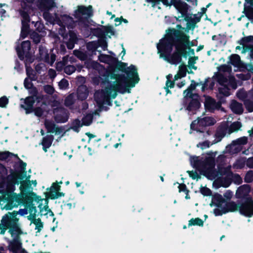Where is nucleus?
<instances>
[{
    "mask_svg": "<svg viewBox=\"0 0 253 253\" xmlns=\"http://www.w3.org/2000/svg\"><path fill=\"white\" fill-rule=\"evenodd\" d=\"M193 99L190 101L187 107V110L189 111H191L194 113V112L198 109L200 105V102L198 100V96L197 95H194Z\"/></svg>",
    "mask_w": 253,
    "mask_h": 253,
    "instance_id": "24",
    "label": "nucleus"
},
{
    "mask_svg": "<svg viewBox=\"0 0 253 253\" xmlns=\"http://www.w3.org/2000/svg\"><path fill=\"white\" fill-rule=\"evenodd\" d=\"M215 123V120L210 117L198 118L194 121L191 124V130L190 133H193V131H195V135L199 139H207L210 135L209 131L204 132V128L209 126L213 125Z\"/></svg>",
    "mask_w": 253,
    "mask_h": 253,
    "instance_id": "6",
    "label": "nucleus"
},
{
    "mask_svg": "<svg viewBox=\"0 0 253 253\" xmlns=\"http://www.w3.org/2000/svg\"><path fill=\"white\" fill-rule=\"evenodd\" d=\"M204 221L199 218H192L189 221L188 226L192 225H198L203 226Z\"/></svg>",
    "mask_w": 253,
    "mask_h": 253,
    "instance_id": "35",
    "label": "nucleus"
},
{
    "mask_svg": "<svg viewBox=\"0 0 253 253\" xmlns=\"http://www.w3.org/2000/svg\"><path fill=\"white\" fill-rule=\"evenodd\" d=\"M231 178L234 183L236 184H240L242 182V179L239 175L237 174H231Z\"/></svg>",
    "mask_w": 253,
    "mask_h": 253,
    "instance_id": "41",
    "label": "nucleus"
},
{
    "mask_svg": "<svg viewBox=\"0 0 253 253\" xmlns=\"http://www.w3.org/2000/svg\"><path fill=\"white\" fill-rule=\"evenodd\" d=\"M187 71V69L186 66L184 65H180L179 67L178 73L174 76V82H175L177 80H178V79L185 76Z\"/></svg>",
    "mask_w": 253,
    "mask_h": 253,
    "instance_id": "29",
    "label": "nucleus"
},
{
    "mask_svg": "<svg viewBox=\"0 0 253 253\" xmlns=\"http://www.w3.org/2000/svg\"><path fill=\"white\" fill-rule=\"evenodd\" d=\"M83 125H84L83 122L81 123L80 121L76 120L73 122L71 128L75 131L78 132L79 128Z\"/></svg>",
    "mask_w": 253,
    "mask_h": 253,
    "instance_id": "38",
    "label": "nucleus"
},
{
    "mask_svg": "<svg viewBox=\"0 0 253 253\" xmlns=\"http://www.w3.org/2000/svg\"><path fill=\"white\" fill-rule=\"evenodd\" d=\"M61 19L63 21L62 22L57 21V23L62 28H64L65 26L69 27L72 26L73 21L71 17L67 15H64L61 17Z\"/></svg>",
    "mask_w": 253,
    "mask_h": 253,
    "instance_id": "27",
    "label": "nucleus"
},
{
    "mask_svg": "<svg viewBox=\"0 0 253 253\" xmlns=\"http://www.w3.org/2000/svg\"><path fill=\"white\" fill-rule=\"evenodd\" d=\"M242 126L240 122H236L232 123L229 127L228 125L221 126L217 131L224 132L225 135L226 133L230 134L232 132L238 131Z\"/></svg>",
    "mask_w": 253,
    "mask_h": 253,
    "instance_id": "18",
    "label": "nucleus"
},
{
    "mask_svg": "<svg viewBox=\"0 0 253 253\" xmlns=\"http://www.w3.org/2000/svg\"><path fill=\"white\" fill-rule=\"evenodd\" d=\"M76 70V68L74 66L68 65L64 68V72L68 75H71Z\"/></svg>",
    "mask_w": 253,
    "mask_h": 253,
    "instance_id": "43",
    "label": "nucleus"
},
{
    "mask_svg": "<svg viewBox=\"0 0 253 253\" xmlns=\"http://www.w3.org/2000/svg\"><path fill=\"white\" fill-rule=\"evenodd\" d=\"M44 125L48 132L53 133L57 131V127L52 121L46 120L44 122Z\"/></svg>",
    "mask_w": 253,
    "mask_h": 253,
    "instance_id": "31",
    "label": "nucleus"
},
{
    "mask_svg": "<svg viewBox=\"0 0 253 253\" xmlns=\"http://www.w3.org/2000/svg\"><path fill=\"white\" fill-rule=\"evenodd\" d=\"M210 205L216 207L213 210V213L216 216L221 215L227 212L239 211L241 214L245 216L249 217L253 216L252 203L237 204L233 201L226 202L223 196L218 193L213 195Z\"/></svg>",
    "mask_w": 253,
    "mask_h": 253,
    "instance_id": "5",
    "label": "nucleus"
},
{
    "mask_svg": "<svg viewBox=\"0 0 253 253\" xmlns=\"http://www.w3.org/2000/svg\"><path fill=\"white\" fill-rule=\"evenodd\" d=\"M231 110L235 114H241L243 112L242 104L235 100H232L230 105Z\"/></svg>",
    "mask_w": 253,
    "mask_h": 253,
    "instance_id": "25",
    "label": "nucleus"
},
{
    "mask_svg": "<svg viewBox=\"0 0 253 253\" xmlns=\"http://www.w3.org/2000/svg\"><path fill=\"white\" fill-rule=\"evenodd\" d=\"M44 90L46 93L48 94H52L54 91L53 88L51 86L48 85L44 87Z\"/></svg>",
    "mask_w": 253,
    "mask_h": 253,
    "instance_id": "58",
    "label": "nucleus"
},
{
    "mask_svg": "<svg viewBox=\"0 0 253 253\" xmlns=\"http://www.w3.org/2000/svg\"><path fill=\"white\" fill-rule=\"evenodd\" d=\"M64 65V63L63 62H59L56 64V69L58 71H61L62 70Z\"/></svg>",
    "mask_w": 253,
    "mask_h": 253,
    "instance_id": "62",
    "label": "nucleus"
},
{
    "mask_svg": "<svg viewBox=\"0 0 253 253\" xmlns=\"http://www.w3.org/2000/svg\"><path fill=\"white\" fill-rule=\"evenodd\" d=\"M104 34L106 36L111 37L114 34V31L113 27L108 26L105 28Z\"/></svg>",
    "mask_w": 253,
    "mask_h": 253,
    "instance_id": "44",
    "label": "nucleus"
},
{
    "mask_svg": "<svg viewBox=\"0 0 253 253\" xmlns=\"http://www.w3.org/2000/svg\"><path fill=\"white\" fill-rule=\"evenodd\" d=\"M37 212L36 207L30 208V214L27 216V218L29 220L31 221V223H33L35 225V230H37V232H40L43 228V225L40 218H36Z\"/></svg>",
    "mask_w": 253,
    "mask_h": 253,
    "instance_id": "9",
    "label": "nucleus"
},
{
    "mask_svg": "<svg viewBox=\"0 0 253 253\" xmlns=\"http://www.w3.org/2000/svg\"><path fill=\"white\" fill-rule=\"evenodd\" d=\"M201 193L204 196H210L211 194V190L205 187H201L200 188Z\"/></svg>",
    "mask_w": 253,
    "mask_h": 253,
    "instance_id": "49",
    "label": "nucleus"
},
{
    "mask_svg": "<svg viewBox=\"0 0 253 253\" xmlns=\"http://www.w3.org/2000/svg\"><path fill=\"white\" fill-rule=\"evenodd\" d=\"M76 100V95L73 93L68 95L65 100V105L68 107L72 109V106Z\"/></svg>",
    "mask_w": 253,
    "mask_h": 253,
    "instance_id": "30",
    "label": "nucleus"
},
{
    "mask_svg": "<svg viewBox=\"0 0 253 253\" xmlns=\"http://www.w3.org/2000/svg\"><path fill=\"white\" fill-rule=\"evenodd\" d=\"M11 181L8 183L5 191L0 196V205L2 210H10L17 207L21 204H26V208L20 209L18 211L8 212L3 216L0 224V233L4 234L6 229L12 235L18 234L21 230L18 214L22 216L29 213L30 208L35 207L34 201L39 204L38 207L41 215L52 217L53 212L48 207L46 199H41L33 192V187L37 183L36 180H30V175H27L25 171L13 174Z\"/></svg>",
    "mask_w": 253,
    "mask_h": 253,
    "instance_id": "1",
    "label": "nucleus"
},
{
    "mask_svg": "<svg viewBox=\"0 0 253 253\" xmlns=\"http://www.w3.org/2000/svg\"><path fill=\"white\" fill-rule=\"evenodd\" d=\"M127 76L124 74L105 75L102 77H95L93 82L95 84H104V86L94 94V99L99 110L103 109V105H111V99H114L117 92L130 93V88L135 86L139 81L137 69L131 65L125 70Z\"/></svg>",
    "mask_w": 253,
    "mask_h": 253,
    "instance_id": "2",
    "label": "nucleus"
},
{
    "mask_svg": "<svg viewBox=\"0 0 253 253\" xmlns=\"http://www.w3.org/2000/svg\"><path fill=\"white\" fill-rule=\"evenodd\" d=\"M245 181L246 182H251L253 181V171L251 170L247 172L245 177Z\"/></svg>",
    "mask_w": 253,
    "mask_h": 253,
    "instance_id": "47",
    "label": "nucleus"
},
{
    "mask_svg": "<svg viewBox=\"0 0 253 253\" xmlns=\"http://www.w3.org/2000/svg\"><path fill=\"white\" fill-rule=\"evenodd\" d=\"M35 102V97L34 96L27 97L24 100V104H21V107L23 108L26 114H29L33 111V106Z\"/></svg>",
    "mask_w": 253,
    "mask_h": 253,
    "instance_id": "23",
    "label": "nucleus"
},
{
    "mask_svg": "<svg viewBox=\"0 0 253 253\" xmlns=\"http://www.w3.org/2000/svg\"><path fill=\"white\" fill-rule=\"evenodd\" d=\"M92 120V116L91 114L87 115L83 119V124L84 125L88 126L91 123Z\"/></svg>",
    "mask_w": 253,
    "mask_h": 253,
    "instance_id": "39",
    "label": "nucleus"
},
{
    "mask_svg": "<svg viewBox=\"0 0 253 253\" xmlns=\"http://www.w3.org/2000/svg\"><path fill=\"white\" fill-rule=\"evenodd\" d=\"M236 76L242 80H247L251 78V75L250 73H248L247 74H245L244 73H240L236 75Z\"/></svg>",
    "mask_w": 253,
    "mask_h": 253,
    "instance_id": "50",
    "label": "nucleus"
},
{
    "mask_svg": "<svg viewBox=\"0 0 253 253\" xmlns=\"http://www.w3.org/2000/svg\"><path fill=\"white\" fill-rule=\"evenodd\" d=\"M246 164L249 168H253V158H250L247 161Z\"/></svg>",
    "mask_w": 253,
    "mask_h": 253,
    "instance_id": "63",
    "label": "nucleus"
},
{
    "mask_svg": "<svg viewBox=\"0 0 253 253\" xmlns=\"http://www.w3.org/2000/svg\"><path fill=\"white\" fill-rule=\"evenodd\" d=\"M54 0H40L37 3V6L43 12V16L45 20L51 23L55 24V18L52 16L48 11L54 6Z\"/></svg>",
    "mask_w": 253,
    "mask_h": 253,
    "instance_id": "7",
    "label": "nucleus"
},
{
    "mask_svg": "<svg viewBox=\"0 0 253 253\" xmlns=\"http://www.w3.org/2000/svg\"><path fill=\"white\" fill-rule=\"evenodd\" d=\"M230 63L235 67H239L241 65L240 57L237 54L233 55L230 57Z\"/></svg>",
    "mask_w": 253,
    "mask_h": 253,
    "instance_id": "33",
    "label": "nucleus"
},
{
    "mask_svg": "<svg viewBox=\"0 0 253 253\" xmlns=\"http://www.w3.org/2000/svg\"><path fill=\"white\" fill-rule=\"evenodd\" d=\"M8 103V99L6 96L0 98V107L5 108Z\"/></svg>",
    "mask_w": 253,
    "mask_h": 253,
    "instance_id": "46",
    "label": "nucleus"
},
{
    "mask_svg": "<svg viewBox=\"0 0 253 253\" xmlns=\"http://www.w3.org/2000/svg\"><path fill=\"white\" fill-rule=\"evenodd\" d=\"M31 43L29 41H24L21 43L20 46L16 48L19 57L23 60L24 58L29 57V51L30 49Z\"/></svg>",
    "mask_w": 253,
    "mask_h": 253,
    "instance_id": "12",
    "label": "nucleus"
},
{
    "mask_svg": "<svg viewBox=\"0 0 253 253\" xmlns=\"http://www.w3.org/2000/svg\"><path fill=\"white\" fill-rule=\"evenodd\" d=\"M233 195V194L232 191L230 190H227L224 193L223 197L225 199V201H226V200H230L232 199Z\"/></svg>",
    "mask_w": 253,
    "mask_h": 253,
    "instance_id": "51",
    "label": "nucleus"
},
{
    "mask_svg": "<svg viewBox=\"0 0 253 253\" xmlns=\"http://www.w3.org/2000/svg\"><path fill=\"white\" fill-rule=\"evenodd\" d=\"M238 43L240 45L237 46L236 49L241 50L242 53L250 51V55L253 58V37L243 38L238 42Z\"/></svg>",
    "mask_w": 253,
    "mask_h": 253,
    "instance_id": "8",
    "label": "nucleus"
},
{
    "mask_svg": "<svg viewBox=\"0 0 253 253\" xmlns=\"http://www.w3.org/2000/svg\"><path fill=\"white\" fill-rule=\"evenodd\" d=\"M92 15V8L91 5L87 7L84 6H79L77 10L75 12V16L81 19L83 18H87Z\"/></svg>",
    "mask_w": 253,
    "mask_h": 253,
    "instance_id": "11",
    "label": "nucleus"
},
{
    "mask_svg": "<svg viewBox=\"0 0 253 253\" xmlns=\"http://www.w3.org/2000/svg\"><path fill=\"white\" fill-rule=\"evenodd\" d=\"M245 105L247 110L252 112L253 111V102L250 100H247L245 102Z\"/></svg>",
    "mask_w": 253,
    "mask_h": 253,
    "instance_id": "45",
    "label": "nucleus"
},
{
    "mask_svg": "<svg viewBox=\"0 0 253 253\" xmlns=\"http://www.w3.org/2000/svg\"><path fill=\"white\" fill-rule=\"evenodd\" d=\"M37 99L39 102H40L41 101L43 100L42 104L41 105V107H37L34 110V113L35 115H36L38 117H41L44 115L45 112H47V106L44 102V98L42 95H39L37 97Z\"/></svg>",
    "mask_w": 253,
    "mask_h": 253,
    "instance_id": "20",
    "label": "nucleus"
},
{
    "mask_svg": "<svg viewBox=\"0 0 253 253\" xmlns=\"http://www.w3.org/2000/svg\"><path fill=\"white\" fill-rule=\"evenodd\" d=\"M32 38L33 39V41L36 43H39L40 42L41 38L39 34L35 33L33 35Z\"/></svg>",
    "mask_w": 253,
    "mask_h": 253,
    "instance_id": "61",
    "label": "nucleus"
},
{
    "mask_svg": "<svg viewBox=\"0 0 253 253\" xmlns=\"http://www.w3.org/2000/svg\"><path fill=\"white\" fill-rule=\"evenodd\" d=\"M250 192V186L248 185H243L238 188L235 195L238 199L246 198Z\"/></svg>",
    "mask_w": 253,
    "mask_h": 253,
    "instance_id": "22",
    "label": "nucleus"
},
{
    "mask_svg": "<svg viewBox=\"0 0 253 253\" xmlns=\"http://www.w3.org/2000/svg\"><path fill=\"white\" fill-rule=\"evenodd\" d=\"M10 250L14 253H18L21 252V253H27L24 250H22L21 245L18 242L12 243L10 246Z\"/></svg>",
    "mask_w": 253,
    "mask_h": 253,
    "instance_id": "32",
    "label": "nucleus"
},
{
    "mask_svg": "<svg viewBox=\"0 0 253 253\" xmlns=\"http://www.w3.org/2000/svg\"><path fill=\"white\" fill-rule=\"evenodd\" d=\"M196 87V85L195 84H191L190 86L188 87V88L186 90H185L184 91V97H189L191 98H193V97H195L194 95L196 94H193L192 93V91L195 89Z\"/></svg>",
    "mask_w": 253,
    "mask_h": 253,
    "instance_id": "34",
    "label": "nucleus"
},
{
    "mask_svg": "<svg viewBox=\"0 0 253 253\" xmlns=\"http://www.w3.org/2000/svg\"><path fill=\"white\" fill-rule=\"evenodd\" d=\"M247 141L248 138L247 137H242L234 141L227 148L228 150H230V152L231 153H237L241 150V145L246 144L247 143Z\"/></svg>",
    "mask_w": 253,
    "mask_h": 253,
    "instance_id": "13",
    "label": "nucleus"
},
{
    "mask_svg": "<svg viewBox=\"0 0 253 253\" xmlns=\"http://www.w3.org/2000/svg\"><path fill=\"white\" fill-rule=\"evenodd\" d=\"M99 66V64L95 61H90L89 62L86 63V66L88 68H93L94 69H98V67Z\"/></svg>",
    "mask_w": 253,
    "mask_h": 253,
    "instance_id": "52",
    "label": "nucleus"
},
{
    "mask_svg": "<svg viewBox=\"0 0 253 253\" xmlns=\"http://www.w3.org/2000/svg\"><path fill=\"white\" fill-rule=\"evenodd\" d=\"M70 42L67 43V45L68 48L72 49L74 47V43L76 40V36L75 33L71 32L70 33Z\"/></svg>",
    "mask_w": 253,
    "mask_h": 253,
    "instance_id": "37",
    "label": "nucleus"
},
{
    "mask_svg": "<svg viewBox=\"0 0 253 253\" xmlns=\"http://www.w3.org/2000/svg\"><path fill=\"white\" fill-rule=\"evenodd\" d=\"M245 69L249 72L253 73V65L250 64H246L245 66Z\"/></svg>",
    "mask_w": 253,
    "mask_h": 253,
    "instance_id": "64",
    "label": "nucleus"
},
{
    "mask_svg": "<svg viewBox=\"0 0 253 253\" xmlns=\"http://www.w3.org/2000/svg\"><path fill=\"white\" fill-rule=\"evenodd\" d=\"M197 59V57H191L189 59L188 64L192 68L196 69V67L194 66V64L195 63V61Z\"/></svg>",
    "mask_w": 253,
    "mask_h": 253,
    "instance_id": "57",
    "label": "nucleus"
},
{
    "mask_svg": "<svg viewBox=\"0 0 253 253\" xmlns=\"http://www.w3.org/2000/svg\"><path fill=\"white\" fill-rule=\"evenodd\" d=\"M219 102H216L215 101L209 96L205 97V106L206 110L212 112L220 107Z\"/></svg>",
    "mask_w": 253,
    "mask_h": 253,
    "instance_id": "21",
    "label": "nucleus"
},
{
    "mask_svg": "<svg viewBox=\"0 0 253 253\" xmlns=\"http://www.w3.org/2000/svg\"><path fill=\"white\" fill-rule=\"evenodd\" d=\"M75 55L82 60L85 59V55L82 52L79 51H74Z\"/></svg>",
    "mask_w": 253,
    "mask_h": 253,
    "instance_id": "55",
    "label": "nucleus"
},
{
    "mask_svg": "<svg viewBox=\"0 0 253 253\" xmlns=\"http://www.w3.org/2000/svg\"><path fill=\"white\" fill-rule=\"evenodd\" d=\"M67 119L68 118L66 115L62 118H60L57 115L55 116V120L57 122L64 123L67 121Z\"/></svg>",
    "mask_w": 253,
    "mask_h": 253,
    "instance_id": "59",
    "label": "nucleus"
},
{
    "mask_svg": "<svg viewBox=\"0 0 253 253\" xmlns=\"http://www.w3.org/2000/svg\"><path fill=\"white\" fill-rule=\"evenodd\" d=\"M53 136L52 135H46L43 137L41 144L42 146V149L45 152L47 151L48 149L51 145L53 141Z\"/></svg>",
    "mask_w": 253,
    "mask_h": 253,
    "instance_id": "26",
    "label": "nucleus"
},
{
    "mask_svg": "<svg viewBox=\"0 0 253 253\" xmlns=\"http://www.w3.org/2000/svg\"><path fill=\"white\" fill-rule=\"evenodd\" d=\"M88 91L87 87L84 85L80 86L78 89V96L81 100L86 99L88 96Z\"/></svg>",
    "mask_w": 253,
    "mask_h": 253,
    "instance_id": "28",
    "label": "nucleus"
},
{
    "mask_svg": "<svg viewBox=\"0 0 253 253\" xmlns=\"http://www.w3.org/2000/svg\"><path fill=\"white\" fill-rule=\"evenodd\" d=\"M23 10L21 11V15L22 17V28L21 33V37L23 39L26 37L28 31V22H29V10L24 6H22Z\"/></svg>",
    "mask_w": 253,
    "mask_h": 253,
    "instance_id": "10",
    "label": "nucleus"
},
{
    "mask_svg": "<svg viewBox=\"0 0 253 253\" xmlns=\"http://www.w3.org/2000/svg\"><path fill=\"white\" fill-rule=\"evenodd\" d=\"M58 85L59 88L62 89H66L68 88L69 83L66 79H63L59 82Z\"/></svg>",
    "mask_w": 253,
    "mask_h": 253,
    "instance_id": "42",
    "label": "nucleus"
},
{
    "mask_svg": "<svg viewBox=\"0 0 253 253\" xmlns=\"http://www.w3.org/2000/svg\"><path fill=\"white\" fill-rule=\"evenodd\" d=\"M177 184H178V188L179 189V192H184L185 193L188 191L186 189V186L185 184H179L178 183Z\"/></svg>",
    "mask_w": 253,
    "mask_h": 253,
    "instance_id": "60",
    "label": "nucleus"
},
{
    "mask_svg": "<svg viewBox=\"0 0 253 253\" xmlns=\"http://www.w3.org/2000/svg\"><path fill=\"white\" fill-rule=\"evenodd\" d=\"M40 57L41 60L50 64L51 65L54 62L56 59L55 55L52 54L50 55L47 53L46 49L43 47H39Z\"/></svg>",
    "mask_w": 253,
    "mask_h": 253,
    "instance_id": "17",
    "label": "nucleus"
},
{
    "mask_svg": "<svg viewBox=\"0 0 253 253\" xmlns=\"http://www.w3.org/2000/svg\"><path fill=\"white\" fill-rule=\"evenodd\" d=\"M60 189V186L58 183H53L48 191V197L52 199H54L64 196V194L59 192Z\"/></svg>",
    "mask_w": 253,
    "mask_h": 253,
    "instance_id": "19",
    "label": "nucleus"
},
{
    "mask_svg": "<svg viewBox=\"0 0 253 253\" xmlns=\"http://www.w3.org/2000/svg\"><path fill=\"white\" fill-rule=\"evenodd\" d=\"M225 136V134L224 132L222 131L220 132V131H217L216 133L215 134V139L212 141V142H211L208 141H205L203 142H200L197 144V147L198 148H200L202 150H204L207 149L213 144L216 143L222 139V138Z\"/></svg>",
    "mask_w": 253,
    "mask_h": 253,
    "instance_id": "15",
    "label": "nucleus"
},
{
    "mask_svg": "<svg viewBox=\"0 0 253 253\" xmlns=\"http://www.w3.org/2000/svg\"><path fill=\"white\" fill-rule=\"evenodd\" d=\"M177 28L168 30L165 37L157 46L160 57L173 64L180 62L182 55L185 53L187 48L191 45L189 37L185 33H188L189 30H185L180 25H177Z\"/></svg>",
    "mask_w": 253,
    "mask_h": 253,
    "instance_id": "3",
    "label": "nucleus"
},
{
    "mask_svg": "<svg viewBox=\"0 0 253 253\" xmlns=\"http://www.w3.org/2000/svg\"><path fill=\"white\" fill-rule=\"evenodd\" d=\"M237 96L238 98L243 100L246 97L247 94L244 90H240L237 92Z\"/></svg>",
    "mask_w": 253,
    "mask_h": 253,
    "instance_id": "53",
    "label": "nucleus"
},
{
    "mask_svg": "<svg viewBox=\"0 0 253 253\" xmlns=\"http://www.w3.org/2000/svg\"><path fill=\"white\" fill-rule=\"evenodd\" d=\"M97 43L95 42H92L87 44V47L88 49L92 50L93 51L95 50L97 48Z\"/></svg>",
    "mask_w": 253,
    "mask_h": 253,
    "instance_id": "54",
    "label": "nucleus"
},
{
    "mask_svg": "<svg viewBox=\"0 0 253 253\" xmlns=\"http://www.w3.org/2000/svg\"><path fill=\"white\" fill-rule=\"evenodd\" d=\"M171 77V75H169L167 76V81L166 82V87H165L166 91L167 92V93H169L170 91L169 90V88H172L174 85V83L169 80V78Z\"/></svg>",
    "mask_w": 253,
    "mask_h": 253,
    "instance_id": "40",
    "label": "nucleus"
},
{
    "mask_svg": "<svg viewBox=\"0 0 253 253\" xmlns=\"http://www.w3.org/2000/svg\"><path fill=\"white\" fill-rule=\"evenodd\" d=\"M237 87V84L235 78L231 77L230 78L228 86H227L226 84L221 85L219 87V92L223 95L227 96L230 94V88L235 89Z\"/></svg>",
    "mask_w": 253,
    "mask_h": 253,
    "instance_id": "16",
    "label": "nucleus"
},
{
    "mask_svg": "<svg viewBox=\"0 0 253 253\" xmlns=\"http://www.w3.org/2000/svg\"><path fill=\"white\" fill-rule=\"evenodd\" d=\"M170 2L181 14V16H178L177 19L181 20L180 18H184L188 9L187 4L181 0H171Z\"/></svg>",
    "mask_w": 253,
    "mask_h": 253,
    "instance_id": "14",
    "label": "nucleus"
},
{
    "mask_svg": "<svg viewBox=\"0 0 253 253\" xmlns=\"http://www.w3.org/2000/svg\"><path fill=\"white\" fill-rule=\"evenodd\" d=\"M244 163V161L243 160H238L234 165L233 167L235 168H241Z\"/></svg>",
    "mask_w": 253,
    "mask_h": 253,
    "instance_id": "56",
    "label": "nucleus"
},
{
    "mask_svg": "<svg viewBox=\"0 0 253 253\" xmlns=\"http://www.w3.org/2000/svg\"><path fill=\"white\" fill-rule=\"evenodd\" d=\"M98 59L100 61L107 64H110L112 61V58L110 55L101 54L99 56Z\"/></svg>",
    "mask_w": 253,
    "mask_h": 253,
    "instance_id": "36",
    "label": "nucleus"
},
{
    "mask_svg": "<svg viewBox=\"0 0 253 253\" xmlns=\"http://www.w3.org/2000/svg\"><path fill=\"white\" fill-rule=\"evenodd\" d=\"M46 70V67L42 63L39 64L36 66V70L39 74H42Z\"/></svg>",
    "mask_w": 253,
    "mask_h": 253,
    "instance_id": "48",
    "label": "nucleus"
},
{
    "mask_svg": "<svg viewBox=\"0 0 253 253\" xmlns=\"http://www.w3.org/2000/svg\"><path fill=\"white\" fill-rule=\"evenodd\" d=\"M216 152H210L202 157L193 156L190 158L192 166L209 179H215V182L220 186L228 187L231 184L230 178L217 177L218 174L214 169Z\"/></svg>",
    "mask_w": 253,
    "mask_h": 253,
    "instance_id": "4",
    "label": "nucleus"
}]
</instances>
